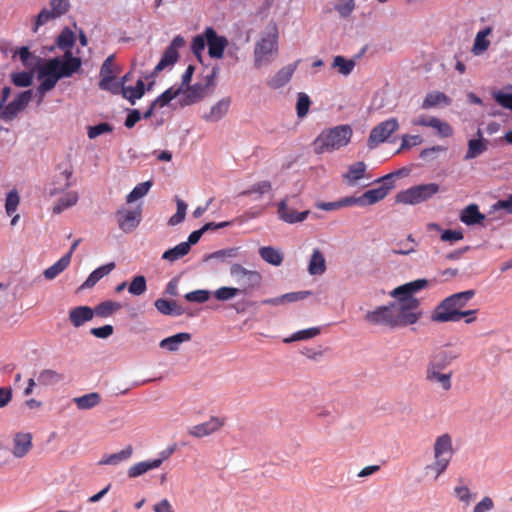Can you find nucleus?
I'll return each instance as SVG.
<instances>
[{
    "instance_id": "obj_55",
    "label": "nucleus",
    "mask_w": 512,
    "mask_h": 512,
    "mask_svg": "<svg viewBox=\"0 0 512 512\" xmlns=\"http://www.w3.org/2000/svg\"><path fill=\"white\" fill-rule=\"evenodd\" d=\"M74 42H75V35L68 28L64 29L57 38V46L60 49H65L66 51H70V52H71L72 46L74 45Z\"/></svg>"
},
{
    "instance_id": "obj_6",
    "label": "nucleus",
    "mask_w": 512,
    "mask_h": 512,
    "mask_svg": "<svg viewBox=\"0 0 512 512\" xmlns=\"http://www.w3.org/2000/svg\"><path fill=\"white\" fill-rule=\"evenodd\" d=\"M439 185L436 183L420 184L399 192L396 195V202L407 205H415L427 201L439 192Z\"/></svg>"
},
{
    "instance_id": "obj_39",
    "label": "nucleus",
    "mask_w": 512,
    "mask_h": 512,
    "mask_svg": "<svg viewBox=\"0 0 512 512\" xmlns=\"http://www.w3.org/2000/svg\"><path fill=\"white\" fill-rule=\"evenodd\" d=\"M259 255L265 262L274 266H280L283 262V254L280 250L271 246L261 247Z\"/></svg>"
},
{
    "instance_id": "obj_16",
    "label": "nucleus",
    "mask_w": 512,
    "mask_h": 512,
    "mask_svg": "<svg viewBox=\"0 0 512 512\" xmlns=\"http://www.w3.org/2000/svg\"><path fill=\"white\" fill-rule=\"evenodd\" d=\"M461 355L458 349H440L429 358L428 367L445 370Z\"/></svg>"
},
{
    "instance_id": "obj_59",
    "label": "nucleus",
    "mask_w": 512,
    "mask_h": 512,
    "mask_svg": "<svg viewBox=\"0 0 512 512\" xmlns=\"http://www.w3.org/2000/svg\"><path fill=\"white\" fill-rule=\"evenodd\" d=\"M112 131H113L112 125L107 122H103V123H100L95 126H88L87 127V136L89 139H95L102 134L110 133Z\"/></svg>"
},
{
    "instance_id": "obj_32",
    "label": "nucleus",
    "mask_w": 512,
    "mask_h": 512,
    "mask_svg": "<svg viewBox=\"0 0 512 512\" xmlns=\"http://www.w3.org/2000/svg\"><path fill=\"white\" fill-rule=\"evenodd\" d=\"M145 93V84L142 79L137 80L134 87L123 85L121 95L127 99L132 105L135 104L136 100L143 97Z\"/></svg>"
},
{
    "instance_id": "obj_48",
    "label": "nucleus",
    "mask_w": 512,
    "mask_h": 512,
    "mask_svg": "<svg viewBox=\"0 0 512 512\" xmlns=\"http://www.w3.org/2000/svg\"><path fill=\"white\" fill-rule=\"evenodd\" d=\"M356 63L352 59H346L343 56H335L332 63V68L338 69V72L344 76L352 73Z\"/></svg>"
},
{
    "instance_id": "obj_4",
    "label": "nucleus",
    "mask_w": 512,
    "mask_h": 512,
    "mask_svg": "<svg viewBox=\"0 0 512 512\" xmlns=\"http://www.w3.org/2000/svg\"><path fill=\"white\" fill-rule=\"evenodd\" d=\"M352 137V129L348 125H339L322 131L314 141L316 154L330 153L346 146Z\"/></svg>"
},
{
    "instance_id": "obj_14",
    "label": "nucleus",
    "mask_w": 512,
    "mask_h": 512,
    "mask_svg": "<svg viewBox=\"0 0 512 512\" xmlns=\"http://www.w3.org/2000/svg\"><path fill=\"white\" fill-rule=\"evenodd\" d=\"M142 210L138 206L134 209H119L116 213L119 228L126 232H132L141 221Z\"/></svg>"
},
{
    "instance_id": "obj_17",
    "label": "nucleus",
    "mask_w": 512,
    "mask_h": 512,
    "mask_svg": "<svg viewBox=\"0 0 512 512\" xmlns=\"http://www.w3.org/2000/svg\"><path fill=\"white\" fill-rule=\"evenodd\" d=\"M444 370L426 367L425 380L433 386L441 388L447 392L452 388V375L453 372H443Z\"/></svg>"
},
{
    "instance_id": "obj_53",
    "label": "nucleus",
    "mask_w": 512,
    "mask_h": 512,
    "mask_svg": "<svg viewBox=\"0 0 512 512\" xmlns=\"http://www.w3.org/2000/svg\"><path fill=\"white\" fill-rule=\"evenodd\" d=\"M320 333V329L317 327H312L304 330H300L292 334L290 337L285 338V343H291L294 341H301V340H307L311 339L315 336H317Z\"/></svg>"
},
{
    "instance_id": "obj_10",
    "label": "nucleus",
    "mask_w": 512,
    "mask_h": 512,
    "mask_svg": "<svg viewBox=\"0 0 512 512\" xmlns=\"http://www.w3.org/2000/svg\"><path fill=\"white\" fill-rule=\"evenodd\" d=\"M432 449L433 459L443 462L447 465L450 464L454 455V449L452 437L448 433H444L436 437Z\"/></svg>"
},
{
    "instance_id": "obj_26",
    "label": "nucleus",
    "mask_w": 512,
    "mask_h": 512,
    "mask_svg": "<svg viewBox=\"0 0 512 512\" xmlns=\"http://www.w3.org/2000/svg\"><path fill=\"white\" fill-rule=\"evenodd\" d=\"M326 271V260L320 249L313 250L308 263V273L312 276L322 275Z\"/></svg>"
},
{
    "instance_id": "obj_44",
    "label": "nucleus",
    "mask_w": 512,
    "mask_h": 512,
    "mask_svg": "<svg viewBox=\"0 0 512 512\" xmlns=\"http://www.w3.org/2000/svg\"><path fill=\"white\" fill-rule=\"evenodd\" d=\"M448 466L443 462L433 459L431 463L424 467L423 473L425 477L436 481L447 470Z\"/></svg>"
},
{
    "instance_id": "obj_30",
    "label": "nucleus",
    "mask_w": 512,
    "mask_h": 512,
    "mask_svg": "<svg viewBox=\"0 0 512 512\" xmlns=\"http://www.w3.org/2000/svg\"><path fill=\"white\" fill-rule=\"evenodd\" d=\"M114 268V262L98 267L88 276L86 281L80 286V289L85 290L92 288L100 279L108 275Z\"/></svg>"
},
{
    "instance_id": "obj_19",
    "label": "nucleus",
    "mask_w": 512,
    "mask_h": 512,
    "mask_svg": "<svg viewBox=\"0 0 512 512\" xmlns=\"http://www.w3.org/2000/svg\"><path fill=\"white\" fill-rule=\"evenodd\" d=\"M453 496L462 504V508L466 509L476 500L477 493L472 491L463 479H459L453 488Z\"/></svg>"
},
{
    "instance_id": "obj_34",
    "label": "nucleus",
    "mask_w": 512,
    "mask_h": 512,
    "mask_svg": "<svg viewBox=\"0 0 512 512\" xmlns=\"http://www.w3.org/2000/svg\"><path fill=\"white\" fill-rule=\"evenodd\" d=\"M73 402L80 410H89L96 407L101 402V396L97 392H91L79 397H75Z\"/></svg>"
},
{
    "instance_id": "obj_63",
    "label": "nucleus",
    "mask_w": 512,
    "mask_h": 512,
    "mask_svg": "<svg viewBox=\"0 0 512 512\" xmlns=\"http://www.w3.org/2000/svg\"><path fill=\"white\" fill-rule=\"evenodd\" d=\"M12 82L18 87H28L33 82V76L28 72H18L11 75Z\"/></svg>"
},
{
    "instance_id": "obj_58",
    "label": "nucleus",
    "mask_w": 512,
    "mask_h": 512,
    "mask_svg": "<svg viewBox=\"0 0 512 512\" xmlns=\"http://www.w3.org/2000/svg\"><path fill=\"white\" fill-rule=\"evenodd\" d=\"M206 45L207 38L205 30L203 34L196 35L191 43V50L198 59H201L202 52L204 51Z\"/></svg>"
},
{
    "instance_id": "obj_27",
    "label": "nucleus",
    "mask_w": 512,
    "mask_h": 512,
    "mask_svg": "<svg viewBox=\"0 0 512 512\" xmlns=\"http://www.w3.org/2000/svg\"><path fill=\"white\" fill-rule=\"evenodd\" d=\"M478 139H471L468 141V150L464 157L465 160L474 159L480 156L487 150V141L482 139V131H477Z\"/></svg>"
},
{
    "instance_id": "obj_13",
    "label": "nucleus",
    "mask_w": 512,
    "mask_h": 512,
    "mask_svg": "<svg viewBox=\"0 0 512 512\" xmlns=\"http://www.w3.org/2000/svg\"><path fill=\"white\" fill-rule=\"evenodd\" d=\"M185 45V40L182 36L174 37L171 44L164 51L160 61L155 66L154 73L163 71L165 68L174 65L178 60V49Z\"/></svg>"
},
{
    "instance_id": "obj_62",
    "label": "nucleus",
    "mask_w": 512,
    "mask_h": 512,
    "mask_svg": "<svg viewBox=\"0 0 512 512\" xmlns=\"http://www.w3.org/2000/svg\"><path fill=\"white\" fill-rule=\"evenodd\" d=\"M147 289L146 279L144 276L139 275L134 277L128 287L129 293L139 296L142 295Z\"/></svg>"
},
{
    "instance_id": "obj_2",
    "label": "nucleus",
    "mask_w": 512,
    "mask_h": 512,
    "mask_svg": "<svg viewBox=\"0 0 512 512\" xmlns=\"http://www.w3.org/2000/svg\"><path fill=\"white\" fill-rule=\"evenodd\" d=\"M81 65V59L74 57L70 51H65L62 58L54 57L47 60L38 72V78L43 80L37 88V94L45 96L56 86L60 79L71 77L78 72Z\"/></svg>"
},
{
    "instance_id": "obj_3",
    "label": "nucleus",
    "mask_w": 512,
    "mask_h": 512,
    "mask_svg": "<svg viewBox=\"0 0 512 512\" xmlns=\"http://www.w3.org/2000/svg\"><path fill=\"white\" fill-rule=\"evenodd\" d=\"M474 290L455 293L445 298L434 310L431 318L435 322H457L463 316L475 315L477 310L461 311V309L474 297Z\"/></svg>"
},
{
    "instance_id": "obj_33",
    "label": "nucleus",
    "mask_w": 512,
    "mask_h": 512,
    "mask_svg": "<svg viewBox=\"0 0 512 512\" xmlns=\"http://www.w3.org/2000/svg\"><path fill=\"white\" fill-rule=\"evenodd\" d=\"M155 307L161 314L164 315L180 316L185 312L184 309L175 301L162 298L155 301Z\"/></svg>"
},
{
    "instance_id": "obj_45",
    "label": "nucleus",
    "mask_w": 512,
    "mask_h": 512,
    "mask_svg": "<svg viewBox=\"0 0 512 512\" xmlns=\"http://www.w3.org/2000/svg\"><path fill=\"white\" fill-rule=\"evenodd\" d=\"M58 168L60 170V177H62L65 182L61 187L54 188V189L50 190V192H49L50 196H55V195L59 194L61 191H63L64 189H67L72 185V183L70 181V178L72 177V174H73L71 165H69L68 163H61L58 165Z\"/></svg>"
},
{
    "instance_id": "obj_7",
    "label": "nucleus",
    "mask_w": 512,
    "mask_h": 512,
    "mask_svg": "<svg viewBox=\"0 0 512 512\" xmlns=\"http://www.w3.org/2000/svg\"><path fill=\"white\" fill-rule=\"evenodd\" d=\"M278 52V42L276 34H268L262 37L255 45L254 65L256 68L270 64Z\"/></svg>"
},
{
    "instance_id": "obj_41",
    "label": "nucleus",
    "mask_w": 512,
    "mask_h": 512,
    "mask_svg": "<svg viewBox=\"0 0 512 512\" xmlns=\"http://www.w3.org/2000/svg\"><path fill=\"white\" fill-rule=\"evenodd\" d=\"M79 199L78 193L71 191L63 195L58 202L54 205L52 212L54 214H60L64 210L77 204Z\"/></svg>"
},
{
    "instance_id": "obj_24",
    "label": "nucleus",
    "mask_w": 512,
    "mask_h": 512,
    "mask_svg": "<svg viewBox=\"0 0 512 512\" xmlns=\"http://www.w3.org/2000/svg\"><path fill=\"white\" fill-rule=\"evenodd\" d=\"M93 317L94 311L89 306H78L69 311V321L76 328L92 320Z\"/></svg>"
},
{
    "instance_id": "obj_57",
    "label": "nucleus",
    "mask_w": 512,
    "mask_h": 512,
    "mask_svg": "<svg viewBox=\"0 0 512 512\" xmlns=\"http://www.w3.org/2000/svg\"><path fill=\"white\" fill-rule=\"evenodd\" d=\"M177 211L168 221L169 225L175 226L184 221L186 216L187 204L180 198H176Z\"/></svg>"
},
{
    "instance_id": "obj_64",
    "label": "nucleus",
    "mask_w": 512,
    "mask_h": 512,
    "mask_svg": "<svg viewBox=\"0 0 512 512\" xmlns=\"http://www.w3.org/2000/svg\"><path fill=\"white\" fill-rule=\"evenodd\" d=\"M19 194L16 190H11L6 197L5 209L8 215H12L19 205Z\"/></svg>"
},
{
    "instance_id": "obj_5",
    "label": "nucleus",
    "mask_w": 512,
    "mask_h": 512,
    "mask_svg": "<svg viewBox=\"0 0 512 512\" xmlns=\"http://www.w3.org/2000/svg\"><path fill=\"white\" fill-rule=\"evenodd\" d=\"M229 275L238 285L236 288L245 295L258 290L263 282L259 271L247 269L239 263H233L230 266Z\"/></svg>"
},
{
    "instance_id": "obj_47",
    "label": "nucleus",
    "mask_w": 512,
    "mask_h": 512,
    "mask_svg": "<svg viewBox=\"0 0 512 512\" xmlns=\"http://www.w3.org/2000/svg\"><path fill=\"white\" fill-rule=\"evenodd\" d=\"M38 383L44 386H51L63 380V376L52 369L42 370L38 375Z\"/></svg>"
},
{
    "instance_id": "obj_49",
    "label": "nucleus",
    "mask_w": 512,
    "mask_h": 512,
    "mask_svg": "<svg viewBox=\"0 0 512 512\" xmlns=\"http://www.w3.org/2000/svg\"><path fill=\"white\" fill-rule=\"evenodd\" d=\"M490 32L491 30L487 28L477 33L472 47V52L475 55H480L488 49L490 42L486 38Z\"/></svg>"
},
{
    "instance_id": "obj_50",
    "label": "nucleus",
    "mask_w": 512,
    "mask_h": 512,
    "mask_svg": "<svg viewBox=\"0 0 512 512\" xmlns=\"http://www.w3.org/2000/svg\"><path fill=\"white\" fill-rule=\"evenodd\" d=\"M152 186L151 181H145L136 185L133 190L127 195L126 201L127 203H133L138 199L144 197L150 190Z\"/></svg>"
},
{
    "instance_id": "obj_46",
    "label": "nucleus",
    "mask_w": 512,
    "mask_h": 512,
    "mask_svg": "<svg viewBox=\"0 0 512 512\" xmlns=\"http://www.w3.org/2000/svg\"><path fill=\"white\" fill-rule=\"evenodd\" d=\"M190 251V247L188 243L181 242L175 247L165 251L162 255V259L174 262L186 254H188Z\"/></svg>"
},
{
    "instance_id": "obj_51",
    "label": "nucleus",
    "mask_w": 512,
    "mask_h": 512,
    "mask_svg": "<svg viewBox=\"0 0 512 512\" xmlns=\"http://www.w3.org/2000/svg\"><path fill=\"white\" fill-rule=\"evenodd\" d=\"M365 171V163L357 162L349 167L347 174H345V178L348 180L349 184L354 185L359 179H361L364 176Z\"/></svg>"
},
{
    "instance_id": "obj_43",
    "label": "nucleus",
    "mask_w": 512,
    "mask_h": 512,
    "mask_svg": "<svg viewBox=\"0 0 512 512\" xmlns=\"http://www.w3.org/2000/svg\"><path fill=\"white\" fill-rule=\"evenodd\" d=\"M441 104L449 105L450 99L442 92H430L423 100L422 108L429 109Z\"/></svg>"
},
{
    "instance_id": "obj_23",
    "label": "nucleus",
    "mask_w": 512,
    "mask_h": 512,
    "mask_svg": "<svg viewBox=\"0 0 512 512\" xmlns=\"http://www.w3.org/2000/svg\"><path fill=\"white\" fill-rule=\"evenodd\" d=\"M297 64H289L281 68L269 81L268 86L272 89H279L285 86L292 78Z\"/></svg>"
},
{
    "instance_id": "obj_28",
    "label": "nucleus",
    "mask_w": 512,
    "mask_h": 512,
    "mask_svg": "<svg viewBox=\"0 0 512 512\" xmlns=\"http://www.w3.org/2000/svg\"><path fill=\"white\" fill-rule=\"evenodd\" d=\"M114 268V262L98 267L88 276L86 281L80 286V289L85 290L92 288L100 279L108 275Z\"/></svg>"
},
{
    "instance_id": "obj_31",
    "label": "nucleus",
    "mask_w": 512,
    "mask_h": 512,
    "mask_svg": "<svg viewBox=\"0 0 512 512\" xmlns=\"http://www.w3.org/2000/svg\"><path fill=\"white\" fill-rule=\"evenodd\" d=\"M485 219V215L480 213L476 204H470L462 210L460 220L466 225L480 224Z\"/></svg>"
},
{
    "instance_id": "obj_38",
    "label": "nucleus",
    "mask_w": 512,
    "mask_h": 512,
    "mask_svg": "<svg viewBox=\"0 0 512 512\" xmlns=\"http://www.w3.org/2000/svg\"><path fill=\"white\" fill-rule=\"evenodd\" d=\"M132 453L133 448L131 445H128L117 453L103 457L99 461V465H117L120 462L128 460L131 457Z\"/></svg>"
},
{
    "instance_id": "obj_35",
    "label": "nucleus",
    "mask_w": 512,
    "mask_h": 512,
    "mask_svg": "<svg viewBox=\"0 0 512 512\" xmlns=\"http://www.w3.org/2000/svg\"><path fill=\"white\" fill-rule=\"evenodd\" d=\"M161 466V460L142 461L132 465L128 469V476L130 478H136L149 470L159 468Z\"/></svg>"
},
{
    "instance_id": "obj_12",
    "label": "nucleus",
    "mask_w": 512,
    "mask_h": 512,
    "mask_svg": "<svg viewBox=\"0 0 512 512\" xmlns=\"http://www.w3.org/2000/svg\"><path fill=\"white\" fill-rule=\"evenodd\" d=\"M293 200H297V196H287L278 203V216L279 218L289 224L303 222L309 215V211H303L298 213L294 208L289 206V203Z\"/></svg>"
},
{
    "instance_id": "obj_25",
    "label": "nucleus",
    "mask_w": 512,
    "mask_h": 512,
    "mask_svg": "<svg viewBox=\"0 0 512 512\" xmlns=\"http://www.w3.org/2000/svg\"><path fill=\"white\" fill-rule=\"evenodd\" d=\"M191 340V334L187 332H181L175 334L173 336L164 338L160 341L159 347L162 349H166L169 352H177L180 348V345L184 342H188Z\"/></svg>"
},
{
    "instance_id": "obj_42",
    "label": "nucleus",
    "mask_w": 512,
    "mask_h": 512,
    "mask_svg": "<svg viewBox=\"0 0 512 512\" xmlns=\"http://www.w3.org/2000/svg\"><path fill=\"white\" fill-rule=\"evenodd\" d=\"M182 93V87L174 88L170 87L166 91H164L161 95H159L153 102V106L158 108H163L168 105L173 99L177 98Z\"/></svg>"
},
{
    "instance_id": "obj_22",
    "label": "nucleus",
    "mask_w": 512,
    "mask_h": 512,
    "mask_svg": "<svg viewBox=\"0 0 512 512\" xmlns=\"http://www.w3.org/2000/svg\"><path fill=\"white\" fill-rule=\"evenodd\" d=\"M32 448V435L30 433H17L13 439L12 454L16 458H22Z\"/></svg>"
},
{
    "instance_id": "obj_61",
    "label": "nucleus",
    "mask_w": 512,
    "mask_h": 512,
    "mask_svg": "<svg viewBox=\"0 0 512 512\" xmlns=\"http://www.w3.org/2000/svg\"><path fill=\"white\" fill-rule=\"evenodd\" d=\"M311 101L307 94L300 92L297 97L296 112L299 118H303L309 111Z\"/></svg>"
},
{
    "instance_id": "obj_21",
    "label": "nucleus",
    "mask_w": 512,
    "mask_h": 512,
    "mask_svg": "<svg viewBox=\"0 0 512 512\" xmlns=\"http://www.w3.org/2000/svg\"><path fill=\"white\" fill-rule=\"evenodd\" d=\"M230 105V97L222 98L210 108L209 112L204 113L202 118L207 122H218L228 113Z\"/></svg>"
},
{
    "instance_id": "obj_54",
    "label": "nucleus",
    "mask_w": 512,
    "mask_h": 512,
    "mask_svg": "<svg viewBox=\"0 0 512 512\" xmlns=\"http://www.w3.org/2000/svg\"><path fill=\"white\" fill-rule=\"evenodd\" d=\"M242 294L238 288L232 286H222L214 291L213 295L218 301H229L237 295Z\"/></svg>"
},
{
    "instance_id": "obj_36",
    "label": "nucleus",
    "mask_w": 512,
    "mask_h": 512,
    "mask_svg": "<svg viewBox=\"0 0 512 512\" xmlns=\"http://www.w3.org/2000/svg\"><path fill=\"white\" fill-rule=\"evenodd\" d=\"M70 264V254H65L56 263L44 270L43 275L47 280H53L60 275Z\"/></svg>"
},
{
    "instance_id": "obj_15",
    "label": "nucleus",
    "mask_w": 512,
    "mask_h": 512,
    "mask_svg": "<svg viewBox=\"0 0 512 512\" xmlns=\"http://www.w3.org/2000/svg\"><path fill=\"white\" fill-rule=\"evenodd\" d=\"M381 181H383L381 186L370 189L360 196L361 206L375 204L387 196L393 187L392 175H386Z\"/></svg>"
},
{
    "instance_id": "obj_56",
    "label": "nucleus",
    "mask_w": 512,
    "mask_h": 512,
    "mask_svg": "<svg viewBox=\"0 0 512 512\" xmlns=\"http://www.w3.org/2000/svg\"><path fill=\"white\" fill-rule=\"evenodd\" d=\"M123 83L115 80L114 75L109 78L101 79L99 82V88L101 90L109 91L112 94H121Z\"/></svg>"
},
{
    "instance_id": "obj_9",
    "label": "nucleus",
    "mask_w": 512,
    "mask_h": 512,
    "mask_svg": "<svg viewBox=\"0 0 512 512\" xmlns=\"http://www.w3.org/2000/svg\"><path fill=\"white\" fill-rule=\"evenodd\" d=\"M33 91L26 90L18 94V96L8 103L1 111L0 118L4 121H12L17 115L25 110L29 102L32 100Z\"/></svg>"
},
{
    "instance_id": "obj_40",
    "label": "nucleus",
    "mask_w": 512,
    "mask_h": 512,
    "mask_svg": "<svg viewBox=\"0 0 512 512\" xmlns=\"http://www.w3.org/2000/svg\"><path fill=\"white\" fill-rule=\"evenodd\" d=\"M122 308L121 303L107 300L99 303L95 308H92L94 311V315L107 318L113 315L115 312Z\"/></svg>"
},
{
    "instance_id": "obj_1",
    "label": "nucleus",
    "mask_w": 512,
    "mask_h": 512,
    "mask_svg": "<svg viewBox=\"0 0 512 512\" xmlns=\"http://www.w3.org/2000/svg\"><path fill=\"white\" fill-rule=\"evenodd\" d=\"M427 285L426 279H417L400 285L390 292V296L395 298L392 305L397 327L415 324L420 319L422 316L420 302L414 295Z\"/></svg>"
},
{
    "instance_id": "obj_52",
    "label": "nucleus",
    "mask_w": 512,
    "mask_h": 512,
    "mask_svg": "<svg viewBox=\"0 0 512 512\" xmlns=\"http://www.w3.org/2000/svg\"><path fill=\"white\" fill-rule=\"evenodd\" d=\"M429 127L436 129L441 137H450L453 134L452 127L437 117H429Z\"/></svg>"
},
{
    "instance_id": "obj_60",
    "label": "nucleus",
    "mask_w": 512,
    "mask_h": 512,
    "mask_svg": "<svg viewBox=\"0 0 512 512\" xmlns=\"http://www.w3.org/2000/svg\"><path fill=\"white\" fill-rule=\"evenodd\" d=\"M271 189H272L271 183L269 181H267V180H264V181H260V182H257L255 184H253L247 190H244L241 193V195L247 196V195H251V194H254V193H257L259 195H263L265 193L270 192Z\"/></svg>"
},
{
    "instance_id": "obj_11",
    "label": "nucleus",
    "mask_w": 512,
    "mask_h": 512,
    "mask_svg": "<svg viewBox=\"0 0 512 512\" xmlns=\"http://www.w3.org/2000/svg\"><path fill=\"white\" fill-rule=\"evenodd\" d=\"M365 320L373 325L397 327L392 303L379 306L365 315Z\"/></svg>"
},
{
    "instance_id": "obj_18",
    "label": "nucleus",
    "mask_w": 512,
    "mask_h": 512,
    "mask_svg": "<svg viewBox=\"0 0 512 512\" xmlns=\"http://www.w3.org/2000/svg\"><path fill=\"white\" fill-rule=\"evenodd\" d=\"M206 38L209 56L211 58L221 59L228 45L226 37L219 36L212 27H207Z\"/></svg>"
},
{
    "instance_id": "obj_8",
    "label": "nucleus",
    "mask_w": 512,
    "mask_h": 512,
    "mask_svg": "<svg viewBox=\"0 0 512 512\" xmlns=\"http://www.w3.org/2000/svg\"><path fill=\"white\" fill-rule=\"evenodd\" d=\"M398 128L399 123L396 118H389L386 121L376 125L371 130L368 138L369 148H375L380 143L385 142L392 133L398 130Z\"/></svg>"
},
{
    "instance_id": "obj_37",
    "label": "nucleus",
    "mask_w": 512,
    "mask_h": 512,
    "mask_svg": "<svg viewBox=\"0 0 512 512\" xmlns=\"http://www.w3.org/2000/svg\"><path fill=\"white\" fill-rule=\"evenodd\" d=\"M187 89L184 93L183 98L181 99L182 105H191L197 101H199L205 94V86L202 84H194L191 87L186 86Z\"/></svg>"
},
{
    "instance_id": "obj_29",
    "label": "nucleus",
    "mask_w": 512,
    "mask_h": 512,
    "mask_svg": "<svg viewBox=\"0 0 512 512\" xmlns=\"http://www.w3.org/2000/svg\"><path fill=\"white\" fill-rule=\"evenodd\" d=\"M114 268V262L98 267L88 276L86 281L80 286V289L85 290L92 288L100 279L108 275Z\"/></svg>"
},
{
    "instance_id": "obj_20",
    "label": "nucleus",
    "mask_w": 512,
    "mask_h": 512,
    "mask_svg": "<svg viewBox=\"0 0 512 512\" xmlns=\"http://www.w3.org/2000/svg\"><path fill=\"white\" fill-rule=\"evenodd\" d=\"M223 426V421L218 417H211L208 421L194 425L189 429V434L201 438L218 431Z\"/></svg>"
}]
</instances>
